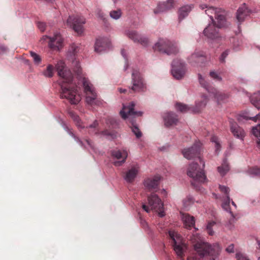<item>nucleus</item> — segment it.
<instances>
[{
  "label": "nucleus",
  "instance_id": "f257e3e1",
  "mask_svg": "<svg viewBox=\"0 0 260 260\" xmlns=\"http://www.w3.org/2000/svg\"><path fill=\"white\" fill-rule=\"evenodd\" d=\"M58 76L62 79L60 82V97L67 99L71 104H77L81 99L77 86L72 83L73 76L66 68L63 61H59L55 66Z\"/></svg>",
  "mask_w": 260,
  "mask_h": 260
},
{
  "label": "nucleus",
  "instance_id": "f03ea898",
  "mask_svg": "<svg viewBox=\"0 0 260 260\" xmlns=\"http://www.w3.org/2000/svg\"><path fill=\"white\" fill-rule=\"evenodd\" d=\"M195 251L199 257L195 254L190 255L187 260H215L221 251V247L218 243L211 244L205 241L203 238L198 234L192 235L190 239Z\"/></svg>",
  "mask_w": 260,
  "mask_h": 260
},
{
  "label": "nucleus",
  "instance_id": "7ed1b4c3",
  "mask_svg": "<svg viewBox=\"0 0 260 260\" xmlns=\"http://www.w3.org/2000/svg\"><path fill=\"white\" fill-rule=\"evenodd\" d=\"M197 159L200 166L197 162H192L188 165L186 170L188 176L192 179V185L197 188L198 184L206 183L208 181L204 171L205 162L200 156L198 157Z\"/></svg>",
  "mask_w": 260,
  "mask_h": 260
},
{
  "label": "nucleus",
  "instance_id": "20e7f679",
  "mask_svg": "<svg viewBox=\"0 0 260 260\" xmlns=\"http://www.w3.org/2000/svg\"><path fill=\"white\" fill-rule=\"evenodd\" d=\"M135 104L132 102L128 106L123 105L122 110L120 111V114L123 119H127V121L131 123V128L133 132L137 138L142 136L141 132L134 121V118L141 116L142 112L134 111Z\"/></svg>",
  "mask_w": 260,
  "mask_h": 260
},
{
  "label": "nucleus",
  "instance_id": "39448f33",
  "mask_svg": "<svg viewBox=\"0 0 260 260\" xmlns=\"http://www.w3.org/2000/svg\"><path fill=\"white\" fill-rule=\"evenodd\" d=\"M81 82L84 87L86 103L91 106L102 105V102L98 99L95 89L89 80L84 77L81 78Z\"/></svg>",
  "mask_w": 260,
  "mask_h": 260
},
{
  "label": "nucleus",
  "instance_id": "423d86ee",
  "mask_svg": "<svg viewBox=\"0 0 260 260\" xmlns=\"http://www.w3.org/2000/svg\"><path fill=\"white\" fill-rule=\"evenodd\" d=\"M148 203L149 206L143 204V209L147 213H149L150 210L154 211L158 213V216L162 217L165 215L164 210V204L158 196L155 194L152 193L147 198Z\"/></svg>",
  "mask_w": 260,
  "mask_h": 260
},
{
  "label": "nucleus",
  "instance_id": "0eeeda50",
  "mask_svg": "<svg viewBox=\"0 0 260 260\" xmlns=\"http://www.w3.org/2000/svg\"><path fill=\"white\" fill-rule=\"evenodd\" d=\"M153 49L168 55L176 54L179 49L176 44L167 39H159L153 47Z\"/></svg>",
  "mask_w": 260,
  "mask_h": 260
},
{
  "label": "nucleus",
  "instance_id": "6e6552de",
  "mask_svg": "<svg viewBox=\"0 0 260 260\" xmlns=\"http://www.w3.org/2000/svg\"><path fill=\"white\" fill-rule=\"evenodd\" d=\"M169 236L174 241V250L180 260L182 259L186 245L182 241V238L179 234L174 231L169 232Z\"/></svg>",
  "mask_w": 260,
  "mask_h": 260
},
{
  "label": "nucleus",
  "instance_id": "1a4fd4ad",
  "mask_svg": "<svg viewBox=\"0 0 260 260\" xmlns=\"http://www.w3.org/2000/svg\"><path fill=\"white\" fill-rule=\"evenodd\" d=\"M198 78L199 82L201 86L209 92L210 96H213L217 102H219L220 101L223 100L227 96L225 94L217 91L216 89L209 86L208 83L206 81L205 79L201 74H198Z\"/></svg>",
  "mask_w": 260,
  "mask_h": 260
},
{
  "label": "nucleus",
  "instance_id": "9d476101",
  "mask_svg": "<svg viewBox=\"0 0 260 260\" xmlns=\"http://www.w3.org/2000/svg\"><path fill=\"white\" fill-rule=\"evenodd\" d=\"M207 102L208 99L207 96L203 95L202 96L201 101L196 103V107L194 108L188 107V106L181 103H177L176 104V108L177 110L182 112L192 111L194 113H197L200 112L202 109L206 106Z\"/></svg>",
  "mask_w": 260,
  "mask_h": 260
},
{
  "label": "nucleus",
  "instance_id": "9b49d317",
  "mask_svg": "<svg viewBox=\"0 0 260 260\" xmlns=\"http://www.w3.org/2000/svg\"><path fill=\"white\" fill-rule=\"evenodd\" d=\"M85 19L82 16H70L67 20V24L72 27L78 35L83 32V24Z\"/></svg>",
  "mask_w": 260,
  "mask_h": 260
},
{
  "label": "nucleus",
  "instance_id": "f8f14e48",
  "mask_svg": "<svg viewBox=\"0 0 260 260\" xmlns=\"http://www.w3.org/2000/svg\"><path fill=\"white\" fill-rule=\"evenodd\" d=\"M47 38L49 39L48 42L49 47L53 50H60L63 46V39L60 34L57 31L55 32L52 37L45 36L43 39L46 40Z\"/></svg>",
  "mask_w": 260,
  "mask_h": 260
},
{
  "label": "nucleus",
  "instance_id": "ddd939ff",
  "mask_svg": "<svg viewBox=\"0 0 260 260\" xmlns=\"http://www.w3.org/2000/svg\"><path fill=\"white\" fill-rule=\"evenodd\" d=\"M132 83L131 90L134 92L144 91L145 88V85L143 82L141 75L137 70H135L132 73Z\"/></svg>",
  "mask_w": 260,
  "mask_h": 260
},
{
  "label": "nucleus",
  "instance_id": "4468645a",
  "mask_svg": "<svg viewBox=\"0 0 260 260\" xmlns=\"http://www.w3.org/2000/svg\"><path fill=\"white\" fill-rule=\"evenodd\" d=\"M185 66L180 59L174 60L172 64V74L177 79H181L185 73Z\"/></svg>",
  "mask_w": 260,
  "mask_h": 260
},
{
  "label": "nucleus",
  "instance_id": "2eb2a0df",
  "mask_svg": "<svg viewBox=\"0 0 260 260\" xmlns=\"http://www.w3.org/2000/svg\"><path fill=\"white\" fill-rule=\"evenodd\" d=\"M202 145V143L198 141H196L191 147L184 149L182 151L184 157L188 159L194 158L200 153Z\"/></svg>",
  "mask_w": 260,
  "mask_h": 260
},
{
  "label": "nucleus",
  "instance_id": "dca6fc26",
  "mask_svg": "<svg viewBox=\"0 0 260 260\" xmlns=\"http://www.w3.org/2000/svg\"><path fill=\"white\" fill-rule=\"evenodd\" d=\"M125 35L134 42L139 43L144 46H147L149 43L147 38L139 35L135 30H127L125 32Z\"/></svg>",
  "mask_w": 260,
  "mask_h": 260
},
{
  "label": "nucleus",
  "instance_id": "f3484780",
  "mask_svg": "<svg viewBox=\"0 0 260 260\" xmlns=\"http://www.w3.org/2000/svg\"><path fill=\"white\" fill-rule=\"evenodd\" d=\"M160 179L161 177L158 175L146 178L143 182L145 189L148 191L157 189Z\"/></svg>",
  "mask_w": 260,
  "mask_h": 260
},
{
  "label": "nucleus",
  "instance_id": "a211bd4d",
  "mask_svg": "<svg viewBox=\"0 0 260 260\" xmlns=\"http://www.w3.org/2000/svg\"><path fill=\"white\" fill-rule=\"evenodd\" d=\"M112 155L115 158L121 159L120 160L115 161L114 165L116 167L121 166L125 161L128 156V152L125 149L114 150L112 151Z\"/></svg>",
  "mask_w": 260,
  "mask_h": 260
},
{
  "label": "nucleus",
  "instance_id": "6ab92c4d",
  "mask_svg": "<svg viewBox=\"0 0 260 260\" xmlns=\"http://www.w3.org/2000/svg\"><path fill=\"white\" fill-rule=\"evenodd\" d=\"M214 21H212L204 29V34L208 38L214 40L218 37V29Z\"/></svg>",
  "mask_w": 260,
  "mask_h": 260
},
{
  "label": "nucleus",
  "instance_id": "aec40b11",
  "mask_svg": "<svg viewBox=\"0 0 260 260\" xmlns=\"http://www.w3.org/2000/svg\"><path fill=\"white\" fill-rule=\"evenodd\" d=\"M251 13L246 5L243 4L238 9L236 13V18L238 22L242 23Z\"/></svg>",
  "mask_w": 260,
  "mask_h": 260
},
{
  "label": "nucleus",
  "instance_id": "412c9836",
  "mask_svg": "<svg viewBox=\"0 0 260 260\" xmlns=\"http://www.w3.org/2000/svg\"><path fill=\"white\" fill-rule=\"evenodd\" d=\"M205 58V54L202 51H196L192 53L188 60L189 63L192 66H196L199 62L204 60Z\"/></svg>",
  "mask_w": 260,
  "mask_h": 260
},
{
  "label": "nucleus",
  "instance_id": "4be33fe9",
  "mask_svg": "<svg viewBox=\"0 0 260 260\" xmlns=\"http://www.w3.org/2000/svg\"><path fill=\"white\" fill-rule=\"evenodd\" d=\"M109 40L106 38L98 39L95 43V51L100 53L106 50L109 47Z\"/></svg>",
  "mask_w": 260,
  "mask_h": 260
},
{
  "label": "nucleus",
  "instance_id": "5701e85b",
  "mask_svg": "<svg viewBox=\"0 0 260 260\" xmlns=\"http://www.w3.org/2000/svg\"><path fill=\"white\" fill-rule=\"evenodd\" d=\"M163 118L165 125L167 127L176 125L178 121L177 115L171 112L165 113Z\"/></svg>",
  "mask_w": 260,
  "mask_h": 260
},
{
  "label": "nucleus",
  "instance_id": "b1692460",
  "mask_svg": "<svg viewBox=\"0 0 260 260\" xmlns=\"http://www.w3.org/2000/svg\"><path fill=\"white\" fill-rule=\"evenodd\" d=\"M174 6V0H168L166 2L159 3L157 8L154 10L155 14L165 12L172 9Z\"/></svg>",
  "mask_w": 260,
  "mask_h": 260
},
{
  "label": "nucleus",
  "instance_id": "393cba45",
  "mask_svg": "<svg viewBox=\"0 0 260 260\" xmlns=\"http://www.w3.org/2000/svg\"><path fill=\"white\" fill-rule=\"evenodd\" d=\"M230 122L231 124V130L234 136L239 139H243L245 136L244 131L233 121L230 120Z\"/></svg>",
  "mask_w": 260,
  "mask_h": 260
},
{
  "label": "nucleus",
  "instance_id": "a878e982",
  "mask_svg": "<svg viewBox=\"0 0 260 260\" xmlns=\"http://www.w3.org/2000/svg\"><path fill=\"white\" fill-rule=\"evenodd\" d=\"M181 215V219L183 222L184 225L186 229H189L194 225L195 220L192 216H190L187 213L180 212Z\"/></svg>",
  "mask_w": 260,
  "mask_h": 260
},
{
  "label": "nucleus",
  "instance_id": "bb28decb",
  "mask_svg": "<svg viewBox=\"0 0 260 260\" xmlns=\"http://www.w3.org/2000/svg\"><path fill=\"white\" fill-rule=\"evenodd\" d=\"M200 8L203 10L206 9L205 13L210 17L211 21H214L213 20V15L215 16L217 13H220L221 11V9L215 8L213 7H209L206 4L200 5Z\"/></svg>",
  "mask_w": 260,
  "mask_h": 260
},
{
  "label": "nucleus",
  "instance_id": "cd10ccee",
  "mask_svg": "<svg viewBox=\"0 0 260 260\" xmlns=\"http://www.w3.org/2000/svg\"><path fill=\"white\" fill-rule=\"evenodd\" d=\"M230 198L229 196H227L226 198L223 200V203L222 204V208L229 213L230 214V218L229 220V222L232 224L236 220V217L233 213L231 211L230 208Z\"/></svg>",
  "mask_w": 260,
  "mask_h": 260
},
{
  "label": "nucleus",
  "instance_id": "c85d7f7f",
  "mask_svg": "<svg viewBox=\"0 0 260 260\" xmlns=\"http://www.w3.org/2000/svg\"><path fill=\"white\" fill-rule=\"evenodd\" d=\"M139 172L138 167H134L128 170L125 175L124 179L127 182H133Z\"/></svg>",
  "mask_w": 260,
  "mask_h": 260
},
{
  "label": "nucleus",
  "instance_id": "c756f323",
  "mask_svg": "<svg viewBox=\"0 0 260 260\" xmlns=\"http://www.w3.org/2000/svg\"><path fill=\"white\" fill-rule=\"evenodd\" d=\"M223 12L221 10L220 13H217L214 16L216 19V22L214 21L217 28H221L225 25V18L224 15L222 14Z\"/></svg>",
  "mask_w": 260,
  "mask_h": 260
},
{
  "label": "nucleus",
  "instance_id": "7c9ffc66",
  "mask_svg": "<svg viewBox=\"0 0 260 260\" xmlns=\"http://www.w3.org/2000/svg\"><path fill=\"white\" fill-rule=\"evenodd\" d=\"M191 8L190 6H185L181 8L179 11V19L182 20L187 16Z\"/></svg>",
  "mask_w": 260,
  "mask_h": 260
},
{
  "label": "nucleus",
  "instance_id": "2f4dec72",
  "mask_svg": "<svg viewBox=\"0 0 260 260\" xmlns=\"http://www.w3.org/2000/svg\"><path fill=\"white\" fill-rule=\"evenodd\" d=\"M220 175L224 176L230 170V167L226 160H223L222 165L217 168Z\"/></svg>",
  "mask_w": 260,
  "mask_h": 260
},
{
  "label": "nucleus",
  "instance_id": "473e14b6",
  "mask_svg": "<svg viewBox=\"0 0 260 260\" xmlns=\"http://www.w3.org/2000/svg\"><path fill=\"white\" fill-rule=\"evenodd\" d=\"M252 104L258 109H260V91L253 94L251 98Z\"/></svg>",
  "mask_w": 260,
  "mask_h": 260
},
{
  "label": "nucleus",
  "instance_id": "72a5a7b5",
  "mask_svg": "<svg viewBox=\"0 0 260 260\" xmlns=\"http://www.w3.org/2000/svg\"><path fill=\"white\" fill-rule=\"evenodd\" d=\"M69 115L70 117L73 119L74 122H75L77 126L79 128H83L85 127L84 125H82V122L81 121L79 116L77 115L75 113L73 112H70Z\"/></svg>",
  "mask_w": 260,
  "mask_h": 260
},
{
  "label": "nucleus",
  "instance_id": "f704fd0d",
  "mask_svg": "<svg viewBox=\"0 0 260 260\" xmlns=\"http://www.w3.org/2000/svg\"><path fill=\"white\" fill-rule=\"evenodd\" d=\"M216 225L217 223L215 221H210L208 222L206 225V230L209 235L213 236L214 234L213 229Z\"/></svg>",
  "mask_w": 260,
  "mask_h": 260
},
{
  "label": "nucleus",
  "instance_id": "c9c22d12",
  "mask_svg": "<svg viewBox=\"0 0 260 260\" xmlns=\"http://www.w3.org/2000/svg\"><path fill=\"white\" fill-rule=\"evenodd\" d=\"M30 55L35 65L39 66L41 63L42 58L39 54L33 51H30Z\"/></svg>",
  "mask_w": 260,
  "mask_h": 260
},
{
  "label": "nucleus",
  "instance_id": "e433bc0d",
  "mask_svg": "<svg viewBox=\"0 0 260 260\" xmlns=\"http://www.w3.org/2000/svg\"><path fill=\"white\" fill-rule=\"evenodd\" d=\"M252 133L254 136L257 137L256 143L260 146V137L258 138V136L260 135V124L252 127Z\"/></svg>",
  "mask_w": 260,
  "mask_h": 260
},
{
  "label": "nucleus",
  "instance_id": "4c0bfd02",
  "mask_svg": "<svg viewBox=\"0 0 260 260\" xmlns=\"http://www.w3.org/2000/svg\"><path fill=\"white\" fill-rule=\"evenodd\" d=\"M53 69L54 68L53 66L51 64L48 65L47 67L46 70L43 72V75L46 77H52L53 75Z\"/></svg>",
  "mask_w": 260,
  "mask_h": 260
},
{
  "label": "nucleus",
  "instance_id": "58836bf2",
  "mask_svg": "<svg viewBox=\"0 0 260 260\" xmlns=\"http://www.w3.org/2000/svg\"><path fill=\"white\" fill-rule=\"evenodd\" d=\"M211 141L212 143H214L215 147V152L218 154L219 151H220V144L219 141L218 140V138L216 136H213L211 138Z\"/></svg>",
  "mask_w": 260,
  "mask_h": 260
},
{
  "label": "nucleus",
  "instance_id": "ea45409f",
  "mask_svg": "<svg viewBox=\"0 0 260 260\" xmlns=\"http://www.w3.org/2000/svg\"><path fill=\"white\" fill-rule=\"evenodd\" d=\"M121 15L122 12L120 9L113 10L110 12V17L115 20L119 19L121 17Z\"/></svg>",
  "mask_w": 260,
  "mask_h": 260
},
{
  "label": "nucleus",
  "instance_id": "a19ab883",
  "mask_svg": "<svg viewBox=\"0 0 260 260\" xmlns=\"http://www.w3.org/2000/svg\"><path fill=\"white\" fill-rule=\"evenodd\" d=\"M64 128L66 130V131L68 133V134L71 136H72L74 139L79 144V145L81 146H84V144H83V142L80 140L79 139L78 137H77L66 126H64Z\"/></svg>",
  "mask_w": 260,
  "mask_h": 260
},
{
  "label": "nucleus",
  "instance_id": "79ce46f5",
  "mask_svg": "<svg viewBox=\"0 0 260 260\" xmlns=\"http://www.w3.org/2000/svg\"><path fill=\"white\" fill-rule=\"evenodd\" d=\"M73 66H74V72L78 76H80L81 74L82 70L79 62L77 60H75L73 62Z\"/></svg>",
  "mask_w": 260,
  "mask_h": 260
},
{
  "label": "nucleus",
  "instance_id": "37998d69",
  "mask_svg": "<svg viewBox=\"0 0 260 260\" xmlns=\"http://www.w3.org/2000/svg\"><path fill=\"white\" fill-rule=\"evenodd\" d=\"M248 173L251 176H260V168L258 167H253L249 169Z\"/></svg>",
  "mask_w": 260,
  "mask_h": 260
},
{
  "label": "nucleus",
  "instance_id": "c03bdc74",
  "mask_svg": "<svg viewBox=\"0 0 260 260\" xmlns=\"http://www.w3.org/2000/svg\"><path fill=\"white\" fill-rule=\"evenodd\" d=\"M98 125V122L96 120H95L92 124L89 126V133L92 134V133L98 134L99 130L96 129V126Z\"/></svg>",
  "mask_w": 260,
  "mask_h": 260
},
{
  "label": "nucleus",
  "instance_id": "a18cd8bd",
  "mask_svg": "<svg viewBox=\"0 0 260 260\" xmlns=\"http://www.w3.org/2000/svg\"><path fill=\"white\" fill-rule=\"evenodd\" d=\"M193 203V200L192 197H188L186 199L183 201V204L184 208H186L188 206Z\"/></svg>",
  "mask_w": 260,
  "mask_h": 260
},
{
  "label": "nucleus",
  "instance_id": "49530a36",
  "mask_svg": "<svg viewBox=\"0 0 260 260\" xmlns=\"http://www.w3.org/2000/svg\"><path fill=\"white\" fill-rule=\"evenodd\" d=\"M241 118H243L244 119L246 120L250 119L254 122H256L257 120L260 119V114H256L255 116L252 117H248L245 115L244 114H243L240 116Z\"/></svg>",
  "mask_w": 260,
  "mask_h": 260
},
{
  "label": "nucleus",
  "instance_id": "de8ad7c7",
  "mask_svg": "<svg viewBox=\"0 0 260 260\" xmlns=\"http://www.w3.org/2000/svg\"><path fill=\"white\" fill-rule=\"evenodd\" d=\"M237 260H249L247 256L243 253L238 252L236 254Z\"/></svg>",
  "mask_w": 260,
  "mask_h": 260
},
{
  "label": "nucleus",
  "instance_id": "09e8293b",
  "mask_svg": "<svg viewBox=\"0 0 260 260\" xmlns=\"http://www.w3.org/2000/svg\"><path fill=\"white\" fill-rule=\"evenodd\" d=\"M219 188L220 191L221 192H223L225 194L226 197H227V196H229V194L230 189L229 187H228L225 186H224V185H219Z\"/></svg>",
  "mask_w": 260,
  "mask_h": 260
},
{
  "label": "nucleus",
  "instance_id": "8fccbe9b",
  "mask_svg": "<svg viewBox=\"0 0 260 260\" xmlns=\"http://www.w3.org/2000/svg\"><path fill=\"white\" fill-rule=\"evenodd\" d=\"M210 75L211 77V78H212L214 79H215V80H216L217 81H221V77H220L219 76V75L217 73H216V72H213V71L210 72Z\"/></svg>",
  "mask_w": 260,
  "mask_h": 260
},
{
  "label": "nucleus",
  "instance_id": "3c124183",
  "mask_svg": "<svg viewBox=\"0 0 260 260\" xmlns=\"http://www.w3.org/2000/svg\"><path fill=\"white\" fill-rule=\"evenodd\" d=\"M229 53V50H226L224 51L221 55L220 57V61L222 62H224L225 61V58L227 57Z\"/></svg>",
  "mask_w": 260,
  "mask_h": 260
},
{
  "label": "nucleus",
  "instance_id": "603ef678",
  "mask_svg": "<svg viewBox=\"0 0 260 260\" xmlns=\"http://www.w3.org/2000/svg\"><path fill=\"white\" fill-rule=\"evenodd\" d=\"M121 55L123 56V57H124V58L125 59V64L124 67V70H126V69L128 68V64H127V58H126V53H125V51L124 50V49H122L121 50Z\"/></svg>",
  "mask_w": 260,
  "mask_h": 260
},
{
  "label": "nucleus",
  "instance_id": "864d4df0",
  "mask_svg": "<svg viewBox=\"0 0 260 260\" xmlns=\"http://www.w3.org/2000/svg\"><path fill=\"white\" fill-rule=\"evenodd\" d=\"M37 25H38L39 29L41 31H44L45 30V28H46V24L45 23L42 22H39L37 23Z\"/></svg>",
  "mask_w": 260,
  "mask_h": 260
},
{
  "label": "nucleus",
  "instance_id": "5fc2aeb1",
  "mask_svg": "<svg viewBox=\"0 0 260 260\" xmlns=\"http://www.w3.org/2000/svg\"><path fill=\"white\" fill-rule=\"evenodd\" d=\"M96 16L101 19H104L105 15L102 10L98 9L96 12Z\"/></svg>",
  "mask_w": 260,
  "mask_h": 260
},
{
  "label": "nucleus",
  "instance_id": "6e6d98bb",
  "mask_svg": "<svg viewBox=\"0 0 260 260\" xmlns=\"http://www.w3.org/2000/svg\"><path fill=\"white\" fill-rule=\"evenodd\" d=\"M226 251L229 253H232L234 251V245L232 244L230 245L226 249Z\"/></svg>",
  "mask_w": 260,
  "mask_h": 260
},
{
  "label": "nucleus",
  "instance_id": "4d7b16f0",
  "mask_svg": "<svg viewBox=\"0 0 260 260\" xmlns=\"http://www.w3.org/2000/svg\"><path fill=\"white\" fill-rule=\"evenodd\" d=\"M71 48L72 49V53H75L76 52H78L79 49H78V47L75 45V44H73L71 46Z\"/></svg>",
  "mask_w": 260,
  "mask_h": 260
},
{
  "label": "nucleus",
  "instance_id": "13d9d810",
  "mask_svg": "<svg viewBox=\"0 0 260 260\" xmlns=\"http://www.w3.org/2000/svg\"><path fill=\"white\" fill-rule=\"evenodd\" d=\"M86 142L87 144V145L89 146V147L91 148V149H93V147L92 146V145L91 144V143L89 142V140H86Z\"/></svg>",
  "mask_w": 260,
  "mask_h": 260
},
{
  "label": "nucleus",
  "instance_id": "bf43d9fd",
  "mask_svg": "<svg viewBox=\"0 0 260 260\" xmlns=\"http://www.w3.org/2000/svg\"><path fill=\"white\" fill-rule=\"evenodd\" d=\"M101 134L104 136H108L109 134L107 131H103L101 132Z\"/></svg>",
  "mask_w": 260,
  "mask_h": 260
},
{
  "label": "nucleus",
  "instance_id": "052dcab7",
  "mask_svg": "<svg viewBox=\"0 0 260 260\" xmlns=\"http://www.w3.org/2000/svg\"><path fill=\"white\" fill-rule=\"evenodd\" d=\"M118 90H119V91L120 93H124V92H125L126 91V89H122V88H118Z\"/></svg>",
  "mask_w": 260,
  "mask_h": 260
},
{
  "label": "nucleus",
  "instance_id": "680f3d73",
  "mask_svg": "<svg viewBox=\"0 0 260 260\" xmlns=\"http://www.w3.org/2000/svg\"><path fill=\"white\" fill-rule=\"evenodd\" d=\"M161 193L164 194L165 196H166L167 192L165 189H163L161 191Z\"/></svg>",
  "mask_w": 260,
  "mask_h": 260
},
{
  "label": "nucleus",
  "instance_id": "e2e57ef3",
  "mask_svg": "<svg viewBox=\"0 0 260 260\" xmlns=\"http://www.w3.org/2000/svg\"><path fill=\"white\" fill-rule=\"evenodd\" d=\"M257 243L258 246V247L257 248L260 250V240H257Z\"/></svg>",
  "mask_w": 260,
  "mask_h": 260
},
{
  "label": "nucleus",
  "instance_id": "0e129e2a",
  "mask_svg": "<svg viewBox=\"0 0 260 260\" xmlns=\"http://www.w3.org/2000/svg\"><path fill=\"white\" fill-rule=\"evenodd\" d=\"M232 204L233 205V206H234V207H235V208H237V206H236V204L235 203V202H234L232 201Z\"/></svg>",
  "mask_w": 260,
  "mask_h": 260
},
{
  "label": "nucleus",
  "instance_id": "69168bd1",
  "mask_svg": "<svg viewBox=\"0 0 260 260\" xmlns=\"http://www.w3.org/2000/svg\"><path fill=\"white\" fill-rule=\"evenodd\" d=\"M114 3H116L117 0H113Z\"/></svg>",
  "mask_w": 260,
  "mask_h": 260
},
{
  "label": "nucleus",
  "instance_id": "338daca9",
  "mask_svg": "<svg viewBox=\"0 0 260 260\" xmlns=\"http://www.w3.org/2000/svg\"><path fill=\"white\" fill-rule=\"evenodd\" d=\"M258 260H260V257H258Z\"/></svg>",
  "mask_w": 260,
  "mask_h": 260
}]
</instances>
